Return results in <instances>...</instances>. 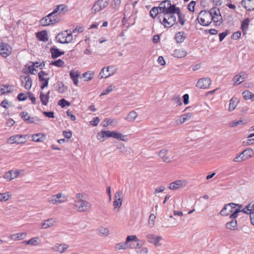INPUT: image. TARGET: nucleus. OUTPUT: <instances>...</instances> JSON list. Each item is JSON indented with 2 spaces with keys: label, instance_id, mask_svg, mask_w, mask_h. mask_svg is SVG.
I'll list each match as a JSON object with an SVG mask.
<instances>
[{
  "label": "nucleus",
  "instance_id": "4468645a",
  "mask_svg": "<svg viewBox=\"0 0 254 254\" xmlns=\"http://www.w3.org/2000/svg\"><path fill=\"white\" fill-rule=\"evenodd\" d=\"M23 138V136L20 134H15L7 138V143H16V144H22L25 142L24 139L21 140Z\"/></svg>",
  "mask_w": 254,
  "mask_h": 254
},
{
  "label": "nucleus",
  "instance_id": "0eeeda50",
  "mask_svg": "<svg viewBox=\"0 0 254 254\" xmlns=\"http://www.w3.org/2000/svg\"><path fill=\"white\" fill-rule=\"evenodd\" d=\"M74 207L79 212H84L89 211L91 207V204L85 200L75 201Z\"/></svg>",
  "mask_w": 254,
  "mask_h": 254
},
{
  "label": "nucleus",
  "instance_id": "4d7b16f0",
  "mask_svg": "<svg viewBox=\"0 0 254 254\" xmlns=\"http://www.w3.org/2000/svg\"><path fill=\"white\" fill-rule=\"evenodd\" d=\"M246 208L248 211H249V214H254V202L249 203L246 206Z\"/></svg>",
  "mask_w": 254,
  "mask_h": 254
},
{
  "label": "nucleus",
  "instance_id": "49530a36",
  "mask_svg": "<svg viewBox=\"0 0 254 254\" xmlns=\"http://www.w3.org/2000/svg\"><path fill=\"white\" fill-rule=\"evenodd\" d=\"M49 19L52 25L58 23L60 20L57 14H53L52 16H50Z\"/></svg>",
  "mask_w": 254,
  "mask_h": 254
},
{
  "label": "nucleus",
  "instance_id": "0e129e2a",
  "mask_svg": "<svg viewBox=\"0 0 254 254\" xmlns=\"http://www.w3.org/2000/svg\"><path fill=\"white\" fill-rule=\"evenodd\" d=\"M121 2V0H112L111 5L113 8H117L119 7Z\"/></svg>",
  "mask_w": 254,
  "mask_h": 254
},
{
  "label": "nucleus",
  "instance_id": "ea45409f",
  "mask_svg": "<svg viewBox=\"0 0 254 254\" xmlns=\"http://www.w3.org/2000/svg\"><path fill=\"white\" fill-rule=\"evenodd\" d=\"M177 16L178 18V22H179L181 25H184L186 22V20L184 18L185 16L183 13H181L180 9L177 12L176 17Z\"/></svg>",
  "mask_w": 254,
  "mask_h": 254
},
{
  "label": "nucleus",
  "instance_id": "a19ab883",
  "mask_svg": "<svg viewBox=\"0 0 254 254\" xmlns=\"http://www.w3.org/2000/svg\"><path fill=\"white\" fill-rule=\"evenodd\" d=\"M21 117L24 119V120L25 122L29 123H34L33 118H31L30 117H28L27 118L26 117L28 115V113L27 112H22V113H21Z\"/></svg>",
  "mask_w": 254,
  "mask_h": 254
},
{
  "label": "nucleus",
  "instance_id": "09e8293b",
  "mask_svg": "<svg viewBox=\"0 0 254 254\" xmlns=\"http://www.w3.org/2000/svg\"><path fill=\"white\" fill-rule=\"evenodd\" d=\"M159 7H153L150 11V15L152 18H155L157 14H159Z\"/></svg>",
  "mask_w": 254,
  "mask_h": 254
},
{
  "label": "nucleus",
  "instance_id": "5fc2aeb1",
  "mask_svg": "<svg viewBox=\"0 0 254 254\" xmlns=\"http://www.w3.org/2000/svg\"><path fill=\"white\" fill-rule=\"evenodd\" d=\"M114 88L115 87H113L112 85L108 86L106 89L102 91L100 96H102L109 94L110 92H112Z\"/></svg>",
  "mask_w": 254,
  "mask_h": 254
},
{
  "label": "nucleus",
  "instance_id": "58836bf2",
  "mask_svg": "<svg viewBox=\"0 0 254 254\" xmlns=\"http://www.w3.org/2000/svg\"><path fill=\"white\" fill-rule=\"evenodd\" d=\"M26 235V234L24 233H17L11 235L10 236V238L13 240L16 241L24 239Z\"/></svg>",
  "mask_w": 254,
  "mask_h": 254
},
{
  "label": "nucleus",
  "instance_id": "a878e982",
  "mask_svg": "<svg viewBox=\"0 0 254 254\" xmlns=\"http://www.w3.org/2000/svg\"><path fill=\"white\" fill-rule=\"evenodd\" d=\"M50 91H49L46 94L41 92L40 93V99L42 104L44 106H47L49 100Z\"/></svg>",
  "mask_w": 254,
  "mask_h": 254
},
{
  "label": "nucleus",
  "instance_id": "4be33fe9",
  "mask_svg": "<svg viewBox=\"0 0 254 254\" xmlns=\"http://www.w3.org/2000/svg\"><path fill=\"white\" fill-rule=\"evenodd\" d=\"M22 83H25L24 87L27 90H29L32 86V80L29 75L21 76Z\"/></svg>",
  "mask_w": 254,
  "mask_h": 254
},
{
  "label": "nucleus",
  "instance_id": "9d476101",
  "mask_svg": "<svg viewBox=\"0 0 254 254\" xmlns=\"http://www.w3.org/2000/svg\"><path fill=\"white\" fill-rule=\"evenodd\" d=\"M116 71V69L114 68L113 66H109L107 67H103L100 73V78H108L113 75Z\"/></svg>",
  "mask_w": 254,
  "mask_h": 254
},
{
  "label": "nucleus",
  "instance_id": "3c124183",
  "mask_svg": "<svg viewBox=\"0 0 254 254\" xmlns=\"http://www.w3.org/2000/svg\"><path fill=\"white\" fill-rule=\"evenodd\" d=\"M58 104V105L61 106L62 108H64L66 106H69L70 104V102L66 101L65 99H62L59 101Z\"/></svg>",
  "mask_w": 254,
  "mask_h": 254
},
{
  "label": "nucleus",
  "instance_id": "b1692460",
  "mask_svg": "<svg viewBox=\"0 0 254 254\" xmlns=\"http://www.w3.org/2000/svg\"><path fill=\"white\" fill-rule=\"evenodd\" d=\"M68 248V246L66 244H60L57 243L52 248V250L55 252L63 253L65 252Z\"/></svg>",
  "mask_w": 254,
  "mask_h": 254
},
{
  "label": "nucleus",
  "instance_id": "79ce46f5",
  "mask_svg": "<svg viewBox=\"0 0 254 254\" xmlns=\"http://www.w3.org/2000/svg\"><path fill=\"white\" fill-rule=\"evenodd\" d=\"M39 81L41 82L40 88L42 89H44L48 86L49 78H39Z\"/></svg>",
  "mask_w": 254,
  "mask_h": 254
},
{
  "label": "nucleus",
  "instance_id": "7c9ffc66",
  "mask_svg": "<svg viewBox=\"0 0 254 254\" xmlns=\"http://www.w3.org/2000/svg\"><path fill=\"white\" fill-rule=\"evenodd\" d=\"M187 52L183 49H176L174 51L173 55L177 58H182L186 56Z\"/></svg>",
  "mask_w": 254,
  "mask_h": 254
},
{
  "label": "nucleus",
  "instance_id": "412c9836",
  "mask_svg": "<svg viewBox=\"0 0 254 254\" xmlns=\"http://www.w3.org/2000/svg\"><path fill=\"white\" fill-rule=\"evenodd\" d=\"M180 8L178 7H176L175 4H172L170 6H167L164 8L163 10H162L159 13L163 14H171L173 12H177L179 10Z\"/></svg>",
  "mask_w": 254,
  "mask_h": 254
},
{
  "label": "nucleus",
  "instance_id": "2eb2a0df",
  "mask_svg": "<svg viewBox=\"0 0 254 254\" xmlns=\"http://www.w3.org/2000/svg\"><path fill=\"white\" fill-rule=\"evenodd\" d=\"M187 185V182L185 180H177L170 184L169 189L171 190H177L180 188L185 187Z\"/></svg>",
  "mask_w": 254,
  "mask_h": 254
},
{
  "label": "nucleus",
  "instance_id": "a211bd4d",
  "mask_svg": "<svg viewBox=\"0 0 254 254\" xmlns=\"http://www.w3.org/2000/svg\"><path fill=\"white\" fill-rule=\"evenodd\" d=\"M137 242L135 245L130 246V248L134 249L137 254H148V250L146 247H143L140 246V244Z\"/></svg>",
  "mask_w": 254,
  "mask_h": 254
},
{
  "label": "nucleus",
  "instance_id": "473e14b6",
  "mask_svg": "<svg viewBox=\"0 0 254 254\" xmlns=\"http://www.w3.org/2000/svg\"><path fill=\"white\" fill-rule=\"evenodd\" d=\"M239 103L238 99L236 97H233L230 100L229 110L230 111H233L237 107Z\"/></svg>",
  "mask_w": 254,
  "mask_h": 254
},
{
  "label": "nucleus",
  "instance_id": "5701e85b",
  "mask_svg": "<svg viewBox=\"0 0 254 254\" xmlns=\"http://www.w3.org/2000/svg\"><path fill=\"white\" fill-rule=\"evenodd\" d=\"M248 77V74L245 72H242L239 75H237L234 77L235 83L239 84L243 82Z\"/></svg>",
  "mask_w": 254,
  "mask_h": 254
},
{
  "label": "nucleus",
  "instance_id": "f3484780",
  "mask_svg": "<svg viewBox=\"0 0 254 254\" xmlns=\"http://www.w3.org/2000/svg\"><path fill=\"white\" fill-rule=\"evenodd\" d=\"M113 205L116 208H120L122 204L123 192L122 191H117L115 195Z\"/></svg>",
  "mask_w": 254,
  "mask_h": 254
},
{
  "label": "nucleus",
  "instance_id": "a18cd8bd",
  "mask_svg": "<svg viewBox=\"0 0 254 254\" xmlns=\"http://www.w3.org/2000/svg\"><path fill=\"white\" fill-rule=\"evenodd\" d=\"M243 97L247 99H252L253 100V93L248 90H245L242 93Z\"/></svg>",
  "mask_w": 254,
  "mask_h": 254
},
{
  "label": "nucleus",
  "instance_id": "69168bd1",
  "mask_svg": "<svg viewBox=\"0 0 254 254\" xmlns=\"http://www.w3.org/2000/svg\"><path fill=\"white\" fill-rule=\"evenodd\" d=\"M229 31L226 30L222 33H220L219 34V41L220 42L222 41L225 37L229 34Z\"/></svg>",
  "mask_w": 254,
  "mask_h": 254
},
{
  "label": "nucleus",
  "instance_id": "f8f14e48",
  "mask_svg": "<svg viewBox=\"0 0 254 254\" xmlns=\"http://www.w3.org/2000/svg\"><path fill=\"white\" fill-rule=\"evenodd\" d=\"M147 242L154 244L155 246L158 247L161 245L160 241L162 239L160 236H157L154 234H148L146 236Z\"/></svg>",
  "mask_w": 254,
  "mask_h": 254
},
{
  "label": "nucleus",
  "instance_id": "774afa93",
  "mask_svg": "<svg viewBox=\"0 0 254 254\" xmlns=\"http://www.w3.org/2000/svg\"><path fill=\"white\" fill-rule=\"evenodd\" d=\"M117 149L120 150L121 153L125 152L127 151V148L123 143H121L117 147Z\"/></svg>",
  "mask_w": 254,
  "mask_h": 254
},
{
  "label": "nucleus",
  "instance_id": "393cba45",
  "mask_svg": "<svg viewBox=\"0 0 254 254\" xmlns=\"http://www.w3.org/2000/svg\"><path fill=\"white\" fill-rule=\"evenodd\" d=\"M191 117V114H186L180 116L176 121L177 125H181L189 120Z\"/></svg>",
  "mask_w": 254,
  "mask_h": 254
},
{
  "label": "nucleus",
  "instance_id": "1a4fd4ad",
  "mask_svg": "<svg viewBox=\"0 0 254 254\" xmlns=\"http://www.w3.org/2000/svg\"><path fill=\"white\" fill-rule=\"evenodd\" d=\"M254 154L253 150L251 148L244 150L241 154L234 158V162H241L248 159L252 157Z\"/></svg>",
  "mask_w": 254,
  "mask_h": 254
},
{
  "label": "nucleus",
  "instance_id": "4c0bfd02",
  "mask_svg": "<svg viewBox=\"0 0 254 254\" xmlns=\"http://www.w3.org/2000/svg\"><path fill=\"white\" fill-rule=\"evenodd\" d=\"M44 137V135L42 133H38L32 135V140L35 142H41L43 141Z\"/></svg>",
  "mask_w": 254,
  "mask_h": 254
},
{
  "label": "nucleus",
  "instance_id": "8fccbe9b",
  "mask_svg": "<svg viewBox=\"0 0 254 254\" xmlns=\"http://www.w3.org/2000/svg\"><path fill=\"white\" fill-rule=\"evenodd\" d=\"M93 73L88 71L83 74V77L85 78V81H88L93 78Z\"/></svg>",
  "mask_w": 254,
  "mask_h": 254
},
{
  "label": "nucleus",
  "instance_id": "052dcab7",
  "mask_svg": "<svg viewBox=\"0 0 254 254\" xmlns=\"http://www.w3.org/2000/svg\"><path fill=\"white\" fill-rule=\"evenodd\" d=\"M172 100L177 104V106H180L182 105V100L180 97L178 95L175 96Z\"/></svg>",
  "mask_w": 254,
  "mask_h": 254
},
{
  "label": "nucleus",
  "instance_id": "6e6d98bb",
  "mask_svg": "<svg viewBox=\"0 0 254 254\" xmlns=\"http://www.w3.org/2000/svg\"><path fill=\"white\" fill-rule=\"evenodd\" d=\"M250 20L249 18H246L244 20L241 24V29L242 30L247 29L248 28Z\"/></svg>",
  "mask_w": 254,
  "mask_h": 254
},
{
  "label": "nucleus",
  "instance_id": "37998d69",
  "mask_svg": "<svg viewBox=\"0 0 254 254\" xmlns=\"http://www.w3.org/2000/svg\"><path fill=\"white\" fill-rule=\"evenodd\" d=\"M171 5H172V3H171L170 0H166L161 2L159 4V8L160 11H161L164 9L165 7H167V6H170Z\"/></svg>",
  "mask_w": 254,
  "mask_h": 254
},
{
  "label": "nucleus",
  "instance_id": "603ef678",
  "mask_svg": "<svg viewBox=\"0 0 254 254\" xmlns=\"http://www.w3.org/2000/svg\"><path fill=\"white\" fill-rule=\"evenodd\" d=\"M30 245L37 246L40 244L39 238L38 237H34L29 240Z\"/></svg>",
  "mask_w": 254,
  "mask_h": 254
},
{
  "label": "nucleus",
  "instance_id": "f704fd0d",
  "mask_svg": "<svg viewBox=\"0 0 254 254\" xmlns=\"http://www.w3.org/2000/svg\"><path fill=\"white\" fill-rule=\"evenodd\" d=\"M225 226L227 229L235 230L237 229V221L236 219H232L231 221L227 222Z\"/></svg>",
  "mask_w": 254,
  "mask_h": 254
},
{
  "label": "nucleus",
  "instance_id": "e2e57ef3",
  "mask_svg": "<svg viewBox=\"0 0 254 254\" xmlns=\"http://www.w3.org/2000/svg\"><path fill=\"white\" fill-rule=\"evenodd\" d=\"M100 122V119L98 117H95L93 119L92 121L90 122V124L94 127L97 126Z\"/></svg>",
  "mask_w": 254,
  "mask_h": 254
},
{
  "label": "nucleus",
  "instance_id": "c756f323",
  "mask_svg": "<svg viewBox=\"0 0 254 254\" xmlns=\"http://www.w3.org/2000/svg\"><path fill=\"white\" fill-rule=\"evenodd\" d=\"M69 75L71 79L72 80L73 83L75 85H78V77L79 76V73L78 71L72 70L69 72Z\"/></svg>",
  "mask_w": 254,
  "mask_h": 254
},
{
  "label": "nucleus",
  "instance_id": "7ed1b4c3",
  "mask_svg": "<svg viewBox=\"0 0 254 254\" xmlns=\"http://www.w3.org/2000/svg\"><path fill=\"white\" fill-rule=\"evenodd\" d=\"M197 20L199 23L203 26L209 25L212 22L210 10H201L197 16Z\"/></svg>",
  "mask_w": 254,
  "mask_h": 254
},
{
  "label": "nucleus",
  "instance_id": "e433bc0d",
  "mask_svg": "<svg viewBox=\"0 0 254 254\" xmlns=\"http://www.w3.org/2000/svg\"><path fill=\"white\" fill-rule=\"evenodd\" d=\"M137 117V114L134 111L129 112L125 118V120L129 122H133Z\"/></svg>",
  "mask_w": 254,
  "mask_h": 254
},
{
  "label": "nucleus",
  "instance_id": "c85d7f7f",
  "mask_svg": "<svg viewBox=\"0 0 254 254\" xmlns=\"http://www.w3.org/2000/svg\"><path fill=\"white\" fill-rule=\"evenodd\" d=\"M37 38L41 41L47 42L48 40L47 32L46 30L38 32L36 34Z\"/></svg>",
  "mask_w": 254,
  "mask_h": 254
},
{
  "label": "nucleus",
  "instance_id": "bb28decb",
  "mask_svg": "<svg viewBox=\"0 0 254 254\" xmlns=\"http://www.w3.org/2000/svg\"><path fill=\"white\" fill-rule=\"evenodd\" d=\"M19 173L18 171L13 172L12 170H10L4 174V178L8 180H11L17 177Z\"/></svg>",
  "mask_w": 254,
  "mask_h": 254
},
{
  "label": "nucleus",
  "instance_id": "2f4dec72",
  "mask_svg": "<svg viewBox=\"0 0 254 254\" xmlns=\"http://www.w3.org/2000/svg\"><path fill=\"white\" fill-rule=\"evenodd\" d=\"M56 90L60 93H64L67 90V87L62 81L57 83Z\"/></svg>",
  "mask_w": 254,
  "mask_h": 254
},
{
  "label": "nucleus",
  "instance_id": "423d86ee",
  "mask_svg": "<svg viewBox=\"0 0 254 254\" xmlns=\"http://www.w3.org/2000/svg\"><path fill=\"white\" fill-rule=\"evenodd\" d=\"M67 201V196L61 192L52 195L48 199V202L53 204L64 203Z\"/></svg>",
  "mask_w": 254,
  "mask_h": 254
},
{
  "label": "nucleus",
  "instance_id": "de8ad7c7",
  "mask_svg": "<svg viewBox=\"0 0 254 254\" xmlns=\"http://www.w3.org/2000/svg\"><path fill=\"white\" fill-rule=\"evenodd\" d=\"M11 195L9 194L8 192L6 193H0V201H5L9 199Z\"/></svg>",
  "mask_w": 254,
  "mask_h": 254
},
{
  "label": "nucleus",
  "instance_id": "ddd939ff",
  "mask_svg": "<svg viewBox=\"0 0 254 254\" xmlns=\"http://www.w3.org/2000/svg\"><path fill=\"white\" fill-rule=\"evenodd\" d=\"M11 48L7 44L1 43L0 44V54L3 57L6 58L11 53Z\"/></svg>",
  "mask_w": 254,
  "mask_h": 254
},
{
  "label": "nucleus",
  "instance_id": "680f3d73",
  "mask_svg": "<svg viewBox=\"0 0 254 254\" xmlns=\"http://www.w3.org/2000/svg\"><path fill=\"white\" fill-rule=\"evenodd\" d=\"M195 1L192 0L191 1L188 5V9L189 11L193 12L194 10V6L195 5Z\"/></svg>",
  "mask_w": 254,
  "mask_h": 254
},
{
  "label": "nucleus",
  "instance_id": "39448f33",
  "mask_svg": "<svg viewBox=\"0 0 254 254\" xmlns=\"http://www.w3.org/2000/svg\"><path fill=\"white\" fill-rule=\"evenodd\" d=\"M210 11L211 14L212 21L214 22L216 26H220L223 21L220 9L216 7H214L211 8Z\"/></svg>",
  "mask_w": 254,
  "mask_h": 254
},
{
  "label": "nucleus",
  "instance_id": "f257e3e1",
  "mask_svg": "<svg viewBox=\"0 0 254 254\" xmlns=\"http://www.w3.org/2000/svg\"><path fill=\"white\" fill-rule=\"evenodd\" d=\"M177 12H173L171 14L159 13L158 19L159 22L165 27L169 28L173 26L177 22Z\"/></svg>",
  "mask_w": 254,
  "mask_h": 254
},
{
  "label": "nucleus",
  "instance_id": "13d9d810",
  "mask_svg": "<svg viewBox=\"0 0 254 254\" xmlns=\"http://www.w3.org/2000/svg\"><path fill=\"white\" fill-rule=\"evenodd\" d=\"M102 9L101 7L100 6L99 3L96 1L95 4L93 5V7H92V11L94 13H96L97 12L99 11Z\"/></svg>",
  "mask_w": 254,
  "mask_h": 254
},
{
  "label": "nucleus",
  "instance_id": "864d4df0",
  "mask_svg": "<svg viewBox=\"0 0 254 254\" xmlns=\"http://www.w3.org/2000/svg\"><path fill=\"white\" fill-rule=\"evenodd\" d=\"M50 64L57 67H62L64 64V62L62 60L59 59L57 61L51 62Z\"/></svg>",
  "mask_w": 254,
  "mask_h": 254
},
{
  "label": "nucleus",
  "instance_id": "c03bdc74",
  "mask_svg": "<svg viewBox=\"0 0 254 254\" xmlns=\"http://www.w3.org/2000/svg\"><path fill=\"white\" fill-rule=\"evenodd\" d=\"M97 1L102 9L106 8L109 5L110 0H98Z\"/></svg>",
  "mask_w": 254,
  "mask_h": 254
},
{
  "label": "nucleus",
  "instance_id": "dca6fc26",
  "mask_svg": "<svg viewBox=\"0 0 254 254\" xmlns=\"http://www.w3.org/2000/svg\"><path fill=\"white\" fill-rule=\"evenodd\" d=\"M211 80L208 78H202L197 81L196 86L200 89H206L209 87Z\"/></svg>",
  "mask_w": 254,
  "mask_h": 254
},
{
  "label": "nucleus",
  "instance_id": "9b49d317",
  "mask_svg": "<svg viewBox=\"0 0 254 254\" xmlns=\"http://www.w3.org/2000/svg\"><path fill=\"white\" fill-rule=\"evenodd\" d=\"M237 205V204L232 202L226 204L220 212V214L223 216L229 215L231 212H233Z\"/></svg>",
  "mask_w": 254,
  "mask_h": 254
},
{
  "label": "nucleus",
  "instance_id": "6e6552de",
  "mask_svg": "<svg viewBox=\"0 0 254 254\" xmlns=\"http://www.w3.org/2000/svg\"><path fill=\"white\" fill-rule=\"evenodd\" d=\"M138 239L135 235L128 236L126 239V242L125 243H119L115 246V250L116 251L121 250H126L128 247V243L131 241L137 242Z\"/></svg>",
  "mask_w": 254,
  "mask_h": 254
},
{
  "label": "nucleus",
  "instance_id": "338daca9",
  "mask_svg": "<svg viewBox=\"0 0 254 254\" xmlns=\"http://www.w3.org/2000/svg\"><path fill=\"white\" fill-rule=\"evenodd\" d=\"M27 96H25L24 93H19L17 96V99L20 101H25L27 99Z\"/></svg>",
  "mask_w": 254,
  "mask_h": 254
},
{
  "label": "nucleus",
  "instance_id": "72a5a7b5",
  "mask_svg": "<svg viewBox=\"0 0 254 254\" xmlns=\"http://www.w3.org/2000/svg\"><path fill=\"white\" fill-rule=\"evenodd\" d=\"M186 38V34L184 32H179L175 35V39L178 43L183 42Z\"/></svg>",
  "mask_w": 254,
  "mask_h": 254
},
{
  "label": "nucleus",
  "instance_id": "cd10ccee",
  "mask_svg": "<svg viewBox=\"0 0 254 254\" xmlns=\"http://www.w3.org/2000/svg\"><path fill=\"white\" fill-rule=\"evenodd\" d=\"M50 52L51 53L52 58L53 59H56L58 57L64 54V52L61 51L59 49L55 47L51 48Z\"/></svg>",
  "mask_w": 254,
  "mask_h": 254
},
{
  "label": "nucleus",
  "instance_id": "6ab92c4d",
  "mask_svg": "<svg viewBox=\"0 0 254 254\" xmlns=\"http://www.w3.org/2000/svg\"><path fill=\"white\" fill-rule=\"evenodd\" d=\"M57 223L55 218L47 219L41 223V226L42 229H47L55 226Z\"/></svg>",
  "mask_w": 254,
  "mask_h": 254
},
{
  "label": "nucleus",
  "instance_id": "f03ea898",
  "mask_svg": "<svg viewBox=\"0 0 254 254\" xmlns=\"http://www.w3.org/2000/svg\"><path fill=\"white\" fill-rule=\"evenodd\" d=\"M113 137L116 139H119L124 141H126L127 139L125 136L121 133L116 132L115 131L102 130L98 132L97 134V139L101 142L104 141V137Z\"/></svg>",
  "mask_w": 254,
  "mask_h": 254
},
{
  "label": "nucleus",
  "instance_id": "20e7f679",
  "mask_svg": "<svg viewBox=\"0 0 254 254\" xmlns=\"http://www.w3.org/2000/svg\"><path fill=\"white\" fill-rule=\"evenodd\" d=\"M57 42L61 44L69 43L73 39L72 33H68V31H64L59 33L56 37Z\"/></svg>",
  "mask_w": 254,
  "mask_h": 254
},
{
  "label": "nucleus",
  "instance_id": "bf43d9fd",
  "mask_svg": "<svg viewBox=\"0 0 254 254\" xmlns=\"http://www.w3.org/2000/svg\"><path fill=\"white\" fill-rule=\"evenodd\" d=\"M99 232L105 236H108L109 234V230L108 228L103 227L99 228Z\"/></svg>",
  "mask_w": 254,
  "mask_h": 254
},
{
  "label": "nucleus",
  "instance_id": "aec40b11",
  "mask_svg": "<svg viewBox=\"0 0 254 254\" xmlns=\"http://www.w3.org/2000/svg\"><path fill=\"white\" fill-rule=\"evenodd\" d=\"M241 4L248 11L254 10V0H242Z\"/></svg>",
  "mask_w": 254,
  "mask_h": 254
},
{
  "label": "nucleus",
  "instance_id": "c9c22d12",
  "mask_svg": "<svg viewBox=\"0 0 254 254\" xmlns=\"http://www.w3.org/2000/svg\"><path fill=\"white\" fill-rule=\"evenodd\" d=\"M51 16V15L49 13L45 17L42 18L40 20V24L41 25L43 26H46L50 25H52V24L51 23V22L49 21V17Z\"/></svg>",
  "mask_w": 254,
  "mask_h": 254
}]
</instances>
